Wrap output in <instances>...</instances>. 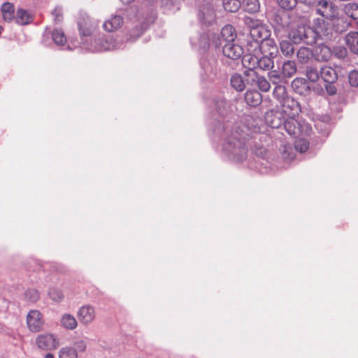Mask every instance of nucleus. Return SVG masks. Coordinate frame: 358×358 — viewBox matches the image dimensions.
<instances>
[{
  "label": "nucleus",
  "instance_id": "f257e3e1",
  "mask_svg": "<svg viewBox=\"0 0 358 358\" xmlns=\"http://www.w3.org/2000/svg\"><path fill=\"white\" fill-rule=\"evenodd\" d=\"M245 23L250 27V34L254 41L258 44L260 50L265 53V49L268 48V53L271 56L276 50V46L273 45V41L267 40L264 41L267 38V31L262 25H255L252 18L246 17Z\"/></svg>",
  "mask_w": 358,
  "mask_h": 358
},
{
  "label": "nucleus",
  "instance_id": "f03ea898",
  "mask_svg": "<svg viewBox=\"0 0 358 358\" xmlns=\"http://www.w3.org/2000/svg\"><path fill=\"white\" fill-rule=\"evenodd\" d=\"M288 38L295 44L303 43L308 45H313L317 42V34L313 28L304 24H299L290 29Z\"/></svg>",
  "mask_w": 358,
  "mask_h": 358
},
{
  "label": "nucleus",
  "instance_id": "7ed1b4c3",
  "mask_svg": "<svg viewBox=\"0 0 358 358\" xmlns=\"http://www.w3.org/2000/svg\"><path fill=\"white\" fill-rule=\"evenodd\" d=\"M156 19V12L152 4L146 3L138 9L134 16V22L140 24L139 27L136 26V31L134 34L139 36L147 29V27L152 24Z\"/></svg>",
  "mask_w": 358,
  "mask_h": 358
},
{
  "label": "nucleus",
  "instance_id": "20e7f679",
  "mask_svg": "<svg viewBox=\"0 0 358 358\" xmlns=\"http://www.w3.org/2000/svg\"><path fill=\"white\" fill-rule=\"evenodd\" d=\"M36 344L42 350L51 351L57 349L59 343L54 334L46 333L37 336Z\"/></svg>",
  "mask_w": 358,
  "mask_h": 358
},
{
  "label": "nucleus",
  "instance_id": "39448f33",
  "mask_svg": "<svg viewBox=\"0 0 358 358\" xmlns=\"http://www.w3.org/2000/svg\"><path fill=\"white\" fill-rule=\"evenodd\" d=\"M315 10L317 14L327 20L334 18L336 16L338 8L328 0H318L315 2Z\"/></svg>",
  "mask_w": 358,
  "mask_h": 358
},
{
  "label": "nucleus",
  "instance_id": "423d86ee",
  "mask_svg": "<svg viewBox=\"0 0 358 358\" xmlns=\"http://www.w3.org/2000/svg\"><path fill=\"white\" fill-rule=\"evenodd\" d=\"M280 110L286 117H296L301 111L298 101L291 96L280 103Z\"/></svg>",
  "mask_w": 358,
  "mask_h": 358
},
{
  "label": "nucleus",
  "instance_id": "0eeeda50",
  "mask_svg": "<svg viewBox=\"0 0 358 358\" xmlns=\"http://www.w3.org/2000/svg\"><path fill=\"white\" fill-rule=\"evenodd\" d=\"M286 117L280 109H271L266 113L265 121L272 128H279L282 125Z\"/></svg>",
  "mask_w": 358,
  "mask_h": 358
},
{
  "label": "nucleus",
  "instance_id": "6e6552de",
  "mask_svg": "<svg viewBox=\"0 0 358 358\" xmlns=\"http://www.w3.org/2000/svg\"><path fill=\"white\" fill-rule=\"evenodd\" d=\"M78 29L80 36H90L97 28L98 24L92 22L88 15H82L78 22Z\"/></svg>",
  "mask_w": 358,
  "mask_h": 358
},
{
  "label": "nucleus",
  "instance_id": "1a4fd4ad",
  "mask_svg": "<svg viewBox=\"0 0 358 358\" xmlns=\"http://www.w3.org/2000/svg\"><path fill=\"white\" fill-rule=\"evenodd\" d=\"M27 324L31 331L38 332L41 331L43 325L41 313L37 310H31L27 317Z\"/></svg>",
  "mask_w": 358,
  "mask_h": 358
},
{
  "label": "nucleus",
  "instance_id": "9d476101",
  "mask_svg": "<svg viewBox=\"0 0 358 358\" xmlns=\"http://www.w3.org/2000/svg\"><path fill=\"white\" fill-rule=\"evenodd\" d=\"M222 52L228 58L237 59L243 55V50L238 44L230 42L223 44Z\"/></svg>",
  "mask_w": 358,
  "mask_h": 358
},
{
  "label": "nucleus",
  "instance_id": "9b49d317",
  "mask_svg": "<svg viewBox=\"0 0 358 358\" xmlns=\"http://www.w3.org/2000/svg\"><path fill=\"white\" fill-rule=\"evenodd\" d=\"M78 318L83 324L91 323L95 318L94 308L89 305L82 306L78 313Z\"/></svg>",
  "mask_w": 358,
  "mask_h": 358
},
{
  "label": "nucleus",
  "instance_id": "f8f14e48",
  "mask_svg": "<svg viewBox=\"0 0 358 358\" xmlns=\"http://www.w3.org/2000/svg\"><path fill=\"white\" fill-rule=\"evenodd\" d=\"M332 22V26L336 32L342 33L345 31L350 26V22L348 21L347 17L340 16L338 10L336 12V16L334 18H330Z\"/></svg>",
  "mask_w": 358,
  "mask_h": 358
},
{
  "label": "nucleus",
  "instance_id": "ddd939ff",
  "mask_svg": "<svg viewBox=\"0 0 358 358\" xmlns=\"http://www.w3.org/2000/svg\"><path fill=\"white\" fill-rule=\"evenodd\" d=\"M123 24L124 18L121 15H115L103 23V28L108 32H114L121 28Z\"/></svg>",
  "mask_w": 358,
  "mask_h": 358
},
{
  "label": "nucleus",
  "instance_id": "4468645a",
  "mask_svg": "<svg viewBox=\"0 0 358 358\" xmlns=\"http://www.w3.org/2000/svg\"><path fill=\"white\" fill-rule=\"evenodd\" d=\"M242 63L243 66L248 69L245 71L247 76L251 73L255 74L254 70L258 66V57L252 54H246L242 58Z\"/></svg>",
  "mask_w": 358,
  "mask_h": 358
},
{
  "label": "nucleus",
  "instance_id": "2eb2a0df",
  "mask_svg": "<svg viewBox=\"0 0 358 358\" xmlns=\"http://www.w3.org/2000/svg\"><path fill=\"white\" fill-rule=\"evenodd\" d=\"M236 38V32L234 27L231 24H227L221 30L219 45L234 42Z\"/></svg>",
  "mask_w": 358,
  "mask_h": 358
},
{
  "label": "nucleus",
  "instance_id": "dca6fc26",
  "mask_svg": "<svg viewBox=\"0 0 358 358\" xmlns=\"http://www.w3.org/2000/svg\"><path fill=\"white\" fill-rule=\"evenodd\" d=\"M295 117H286L282 124L285 129L291 136H296L301 133V124Z\"/></svg>",
  "mask_w": 358,
  "mask_h": 358
},
{
  "label": "nucleus",
  "instance_id": "f3484780",
  "mask_svg": "<svg viewBox=\"0 0 358 358\" xmlns=\"http://www.w3.org/2000/svg\"><path fill=\"white\" fill-rule=\"evenodd\" d=\"M331 50L324 44H320L315 47L313 56L319 62H327L331 57Z\"/></svg>",
  "mask_w": 358,
  "mask_h": 358
},
{
  "label": "nucleus",
  "instance_id": "a211bd4d",
  "mask_svg": "<svg viewBox=\"0 0 358 358\" xmlns=\"http://www.w3.org/2000/svg\"><path fill=\"white\" fill-rule=\"evenodd\" d=\"M345 44L354 54H358V32L351 31L345 38Z\"/></svg>",
  "mask_w": 358,
  "mask_h": 358
},
{
  "label": "nucleus",
  "instance_id": "6ab92c4d",
  "mask_svg": "<svg viewBox=\"0 0 358 358\" xmlns=\"http://www.w3.org/2000/svg\"><path fill=\"white\" fill-rule=\"evenodd\" d=\"M320 76L325 83H335L338 78L336 71L330 66L322 68Z\"/></svg>",
  "mask_w": 358,
  "mask_h": 358
},
{
  "label": "nucleus",
  "instance_id": "aec40b11",
  "mask_svg": "<svg viewBox=\"0 0 358 358\" xmlns=\"http://www.w3.org/2000/svg\"><path fill=\"white\" fill-rule=\"evenodd\" d=\"M3 19L4 21L10 22L15 17V7L14 5L10 2L4 3L1 8Z\"/></svg>",
  "mask_w": 358,
  "mask_h": 358
},
{
  "label": "nucleus",
  "instance_id": "412c9836",
  "mask_svg": "<svg viewBox=\"0 0 358 358\" xmlns=\"http://www.w3.org/2000/svg\"><path fill=\"white\" fill-rule=\"evenodd\" d=\"M246 103L251 106H257L262 102V94L256 90H248L245 94Z\"/></svg>",
  "mask_w": 358,
  "mask_h": 358
},
{
  "label": "nucleus",
  "instance_id": "4be33fe9",
  "mask_svg": "<svg viewBox=\"0 0 358 358\" xmlns=\"http://www.w3.org/2000/svg\"><path fill=\"white\" fill-rule=\"evenodd\" d=\"M327 25L328 23H327L323 19L317 18L313 22L314 29H313L316 31L317 36L319 34L328 36L329 34H331V31Z\"/></svg>",
  "mask_w": 358,
  "mask_h": 358
},
{
  "label": "nucleus",
  "instance_id": "5701e85b",
  "mask_svg": "<svg viewBox=\"0 0 358 358\" xmlns=\"http://www.w3.org/2000/svg\"><path fill=\"white\" fill-rule=\"evenodd\" d=\"M234 148L233 153L237 161H242L247 157L248 148L245 145L238 141L237 143H234Z\"/></svg>",
  "mask_w": 358,
  "mask_h": 358
},
{
  "label": "nucleus",
  "instance_id": "b1692460",
  "mask_svg": "<svg viewBox=\"0 0 358 358\" xmlns=\"http://www.w3.org/2000/svg\"><path fill=\"white\" fill-rule=\"evenodd\" d=\"M296 57L301 64H307L313 57V52L308 48L301 47L297 52Z\"/></svg>",
  "mask_w": 358,
  "mask_h": 358
},
{
  "label": "nucleus",
  "instance_id": "393cba45",
  "mask_svg": "<svg viewBox=\"0 0 358 358\" xmlns=\"http://www.w3.org/2000/svg\"><path fill=\"white\" fill-rule=\"evenodd\" d=\"M199 16L201 21L206 24H210L215 20V13L212 8L203 7Z\"/></svg>",
  "mask_w": 358,
  "mask_h": 358
},
{
  "label": "nucleus",
  "instance_id": "a878e982",
  "mask_svg": "<svg viewBox=\"0 0 358 358\" xmlns=\"http://www.w3.org/2000/svg\"><path fill=\"white\" fill-rule=\"evenodd\" d=\"M273 96L280 103H282L287 98L290 97L287 94L286 87L282 85H278L274 88Z\"/></svg>",
  "mask_w": 358,
  "mask_h": 358
},
{
  "label": "nucleus",
  "instance_id": "bb28decb",
  "mask_svg": "<svg viewBox=\"0 0 358 358\" xmlns=\"http://www.w3.org/2000/svg\"><path fill=\"white\" fill-rule=\"evenodd\" d=\"M31 16L24 9H18L17 11L15 21L17 24L21 25H25L31 22Z\"/></svg>",
  "mask_w": 358,
  "mask_h": 358
},
{
  "label": "nucleus",
  "instance_id": "cd10ccee",
  "mask_svg": "<svg viewBox=\"0 0 358 358\" xmlns=\"http://www.w3.org/2000/svg\"><path fill=\"white\" fill-rule=\"evenodd\" d=\"M243 7L245 11L255 13L259 11L260 3L259 0H243Z\"/></svg>",
  "mask_w": 358,
  "mask_h": 358
},
{
  "label": "nucleus",
  "instance_id": "c85d7f7f",
  "mask_svg": "<svg viewBox=\"0 0 358 358\" xmlns=\"http://www.w3.org/2000/svg\"><path fill=\"white\" fill-rule=\"evenodd\" d=\"M296 72V66L293 61H287L282 65V73L286 78L293 76Z\"/></svg>",
  "mask_w": 358,
  "mask_h": 358
},
{
  "label": "nucleus",
  "instance_id": "c756f323",
  "mask_svg": "<svg viewBox=\"0 0 358 358\" xmlns=\"http://www.w3.org/2000/svg\"><path fill=\"white\" fill-rule=\"evenodd\" d=\"M344 12L348 17L353 20H358V4L355 3H349L345 5Z\"/></svg>",
  "mask_w": 358,
  "mask_h": 358
},
{
  "label": "nucleus",
  "instance_id": "7c9ffc66",
  "mask_svg": "<svg viewBox=\"0 0 358 358\" xmlns=\"http://www.w3.org/2000/svg\"><path fill=\"white\" fill-rule=\"evenodd\" d=\"M52 38L54 42L58 45L66 44L67 39L65 34L62 29H55L52 33Z\"/></svg>",
  "mask_w": 358,
  "mask_h": 358
},
{
  "label": "nucleus",
  "instance_id": "2f4dec72",
  "mask_svg": "<svg viewBox=\"0 0 358 358\" xmlns=\"http://www.w3.org/2000/svg\"><path fill=\"white\" fill-rule=\"evenodd\" d=\"M231 85L237 91L242 92L245 88V85L242 76L239 74H234L231 78Z\"/></svg>",
  "mask_w": 358,
  "mask_h": 358
},
{
  "label": "nucleus",
  "instance_id": "473e14b6",
  "mask_svg": "<svg viewBox=\"0 0 358 358\" xmlns=\"http://www.w3.org/2000/svg\"><path fill=\"white\" fill-rule=\"evenodd\" d=\"M280 48L282 53L286 57H291L294 55V48L292 43L287 40H283L280 43Z\"/></svg>",
  "mask_w": 358,
  "mask_h": 358
},
{
  "label": "nucleus",
  "instance_id": "72a5a7b5",
  "mask_svg": "<svg viewBox=\"0 0 358 358\" xmlns=\"http://www.w3.org/2000/svg\"><path fill=\"white\" fill-rule=\"evenodd\" d=\"M59 358H78L77 350L71 346L63 347L59 350Z\"/></svg>",
  "mask_w": 358,
  "mask_h": 358
},
{
  "label": "nucleus",
  "instance_id": "f704fd0d",
  "mask_svg": "<svg viewBox=\"0 0 358 358\" xmlns=\"http://www.w3.org/2000/svg\"><path fill=\"white\" fill-rule=\"evenodd\" d=\"M240 6V0H223V7L228 12L235 13L238 10Z\"/></svg>",
  "mask_w": 358,
  "mask_h": 358
},
{
  "label": "nucleus",
  "instance_id": "c9c22d12",
  "mask_svg": "<svg viewBox=\"0 0 358 358\" xmlns=\"http://www.w3.org/2000/svg\"><path fill=\"white\" fill-rule=\"evenodd\" d=\"M273 61L270 57L263 56L260 58L258 57V66L262 70H269L273 67Z\"/></svg>",
  "mask_w": 358,
  "mask_h": 358
},
{
  "label": "nucleus",
  "instance_id": "e433bc0d",
  "mask_svg": "<svg viewBox=\"0 0 358 358\" xmlns=\"http://www.w3.org/2000/svg\"><path fill=\"white\" fill-rule=\"evenodd\" d=\"M62 325L69 329H73L77 327V321L71 315H64L62 318Z\"/></svg>",
  "mask_w": 358,
  "mask_h": 358
},
{
  "label": "nucleus",
  "instance_id": "4c0bfd02",
  "mask_svg": "<svg viewBox=\"0 0 358 358\" xmlns=\"http://www.w3.org/2000/svg\"><path fill=\"white\" fill-rule=\"evenodd\" d=\"M306 76L308 80L313 83L317 82L320 76V72L319 73L317 69L313 66H308L306 68Z\"/></svg>",
  "mask_w": 358,
  "mask_h": 358
},
{
  "label": "nucleus",
  "instance_id": "58836bf2",
  "mask_svg": "<svg viewBox=\"0 0 358 358\" xmlns=\"http://www.w3.org/2000/svg\"><path fill=\"white\" fill-rule=\"evenodd\" d=\"M292 88L297 92L301 93V90L300 88H306L307 87V83L306 80L304 78H296L292 82Z\"/></svg>",
  "mask_w": 358,
  "mask_h": 358
},
{
  "label": "nucleus",
  "instance_id": "ea45409f",
  "mask_svg": "<svg viewBox=\"0 0 358 358\" xmlns=\"http://www.w3.org/2000/svg\"><path fill=\"white\" fill-rule=\"evenodd\" d=\"M294 147L297 151L303 153L308 149L309 142L304 138H299L295 141Z\"/></svg>",
  "mask_w": 358,
  "mask_h": 358
},
{
  "label": "nucleus",
  "instance_id": "a19ab883",
  "mask_svg": "<svg viewBox=\"0 0 358 358\" xmlns=\"http://www.w3.org/2000/svg\"><path fill=\"white\" fill-rule=\"evenodd\" d=\"M277 1L282 9L290 10L296 6L298 0H277Z\"/></svg>",
  "mask_w": 358,
  "mask_h": 358
},
{
  "label": "nucleus",
  "instance_id": "79ce46f5",
  "mask_svg": "<svg viewBox=\"0 0 358 358\" xmlns=\"http://www.w3.org/2000/svg\"><path fill=\"white\" fill-rule=\"evenodd\" d=\"M257 85H258V87L259 89L262 91V92H268L270 88H271V85H270V83H268V81L264 77H260V78H258V80H257Z\"/></svg>",
  "mask_w": 358,
  "mask_h": 358
},
{
  "label": "nucleus",
  "instance_id": "37998d69",
  "mask_svg": "<svg viewBox=\"0 0 358 358\" xmlns=\"http://www.w3.org/2000/svg\"><path fill=\"white\" fill-rule=\"evenodd\" d=\"M49 294L50 298L55 301H60L64 297L62 292L57 289H50Z\"/></svg>",
  "mask_w": 358,
  "mask_h": 358
},
{
  "label": "nucleus",
  "instance_id": "c03bdc74",
  "mask_svg": "<svg viewBox=\"0 0 358 358\" xmlns=\"http://www.w3.org/2000/svg\"><path fill=\"white\" fill-rule=\"evenodd\" d=\"M71 347L74 348V349L77 350V354L78 352H85L87 348L86 343L83 340H79V341L74 342L73 345Z\"/></svg>",
  "mask_w": 358,
  "mask_h": 358
},
{
  "label": "nucleus",
  "instance_id": "a18cd8bd",
  "mask_svg": "<svg viewBox=\"0 0 358 358\" xmlns=\"http://www.w3.org/2000/svg\"><path fill=\"white\" fill-rule=\"evenodd\" d=\"M349 83L353 87L358 86V71H352L350 73Z\"/></svg>",
  "mask_w": 358,
  "mask_h": 358
},
{
  "label": "nucleus",
  "instance_id": "49530a36",
  "mask_svg": "<svg viewBox=\"0 0 358 358\" xmlns=\"http://www.w3.org/2000/svg\"><path fill=\"white\" fill-rule=\"evenodd\" d=\"M25 296L31 302H35L39 299V294L36 290H29L25 293Z\"/></svg>",
  "mask_w": 358,
  "mask_h": 358
},
{
  "label": "nucleus",
  "instance_id": "de8ad7c7",
  "mask_svg": "<svg viewBox=\"0 0 358 358\" xmlns=\"http://www.w3.org/2000/svg\"><path fill=\"white\" fill-rule=\"evenodd\" d=\"M54 16V20L56 22H61L63 19V14L62 8L59 7H56L52 13Z\"/></svg>",
  "mask_w": 358,
  "mask_h": 358
},
{
  "label": "nucleus",
  "instance_id": "09e8293b",
  "mask_svg": "<svg viewBox=\"0 0 358 358\" xmlns=\"http://www.w3.org/2000/svg\"><path fill=\"white\" fill-rule=\"evenodd\" d=\"M327 84L325 85V89L327 94L330 96H333L336 94L337 89L334 85V83H327Z\"/></svg>",
  "mask_w": 358,
  "mask_h": 358
},
{
  "label": "nucleus",
  "instance_id": "8fccbe9b",
  "mask_svg": "<svg viewBox=\"0 0 358 358\" xmlns=\"http://www.w3.org/2000/svg\"><path fill=\"white\" fill-rule=\"evenodd\" d=\"M348 52L346 48L338 47L335 50V55L338 58H345L347 56Z\"/></svg>",
  "mask_w": 358,
  "mask_h": 358
},
{
  "label": "nucleus",
  "instance_id": "3c124183",
  "mask_svg": "<svg viewBox=\"0 0 358 358\" xmlns=\"http://www.w3.org/2000/svg\"><path fill=\"white\" fill-rule=\"evenodd\" d=\"M180 0H161L162 6L171 8L172 6L176 5Z\"/></svg>",
  "mask_w": 358,
  "mask_h": 358
},
{
  "label": "nucleus",
  "instance_id": "603ef678",
  "mask_svg": "<svg viewBox=\"0 0 358 358\" xmlns=\"http://www.w3.org/2000/svg\"><path fill=\"white\" fill-rule=\"evenodd\" d=\"M269 78L274 84H276L277 83L280 81V77L275 71L270 72Z\"/></svg>",
  "mask_w": 358,
  "mask_h": 358
},
{
  "label": "nucleus",
  "instance_id": "864d4df0",
  "mask_svg": "<svg viewBox=\"0 0 358 358\" xmlns=\"http://www.w3.org/2000/svg\"><path fill=\"white\" fill-rule=\"evenodd\" d=\"M122 2L124 4H128L129 3H131V1H133L134 0H121Z\"/></svg>",
  "mask_w": 358,
  "mask_h": 358
},
{
  "label": "nucleus",
  "instance_id": "5fc2aeb1",
  "mask_svg": "<svg viewBox=\"0 0 358 358\" xmlns=\"http://www.w3.org/2000/svg\"><path fill=\"white\" fill-rule=\"evenodd\" d=\"M45 358H55L54 356L50 354V353H48L45 355Z\"/></svg>",
  "mask_w": 358,
  "mask_h": 358
},
{
  "label": "nucleus",
  "instance_id": "6e6d98bb",
  "mask_svg": "<svg viewBox=\"0 0 358 358\" xmlns=\"http://www.w3.org/2000/svg\"><path fill=\"white\" fill-rule=\"evenodd\" d=\"M2 31H3V27L1 26H0V34H1Z\"/></svg>",
  "mask_w": 358,
  "mask_h": 358
},
{
  "label": "nucleus",
  "instance_id": "4d7b16f0",
  "mask_svg": "<svg viewBox=\"0 0 358 358\" xmlns=\"http://www.w3.org/2000/svg\"><path fill=\"white\" fill-rule=\"evenodd\" d=\"M104 49L108 50V49H109V47H106Z\"/></svg>",
  "mask_w": 358,
  "mask_h": 358
},
{
  "label": "nucleus",
  "instance_id": "13d9d810",
  "mask_svg": "<svg viewBox=\"0 0 358 358\" xmlns=\"http://www.w3.org/2000/svg\"><path fill=\"white\" fill-rule=\"evenodd\" d=\"M357 55H358V53H357Z\"/></svg>",
  "mask_w": 358,
  "mask_h": 358
}]
</instances>
